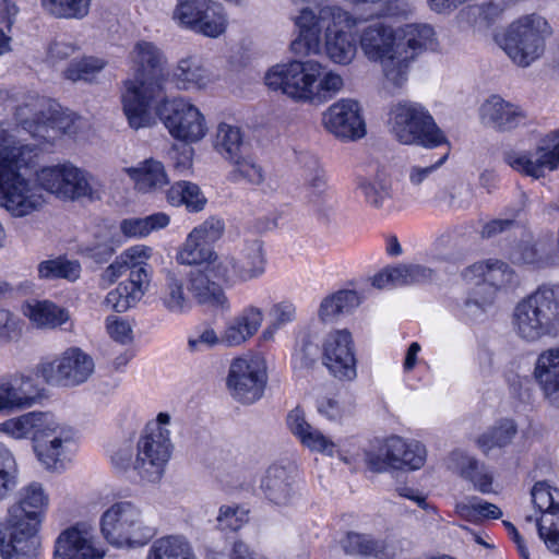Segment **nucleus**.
I'll return each mask as SVG.
<instances>
[{"mask_svg": "<svg viewBox=\"0 0 559 559\" xmlns=\"http://www.w3.org/2000/svg\"><path fill=\"white\" fill-rule=\"evenodd\" d=\"M123 112L129 126L139 130L154 124L150 108L154 106L156 116L169 134L181 142L191 144L201 141L207 126L201 110L186 97L166 96L165 88L158 82L128 83V92L122 93Z\"/></svg>", "mask_w": 559, "mask_h": 559, "instance_id": "nucleus-1", "label": "nucleus"}, {"mask_svg": "<svg viewBox=\"0 0 559 559\" xmlns=\"http://www.w3.org/2000/svg\"><path fill=\"white\" fill-rule=\"evenodd\" d=\"M293 21L298 31L290 44L295 55L319 53L323 34L325 53L332 62L347 66L355 59L357 45L350 31L357 27L359 17L342 5L304 7Z\"/></svg>", "mask_w": 559, "mask_h": 559, "instance_id": "nucleus-2", "label": "nucleus"}, {"mask_svg": "<svg viewBox=\"0 0 559 559\" xmlns=\"http://www.w3.org/2000/svg\"><path fill=\"white\" fill-rule=\"evenodd\" d=\"M0 431L14 439H32L34 452L49 471H62L72 461L78 431L50 413L31 412L0 424Z\"/></svg>", "mask_w": 559, "mask_h": 559, "instance_id": "nucleus-3", "label": "nucleus"}, {"mask_svg": "<svg viewBox=\"0 0 559 559\" xmlns=\"http://www.w3.org/2000/svg\"><path fill=\"white\" fill-rule=\"evenodd\" d=\"M35 148L22 144L0 126V206L13 217L22 218L40 211L46 198L37 181L21 175L36 156Z\"/></svg>", "mask_w": 559, "mask_h": 559, "instance_id": "nucleus-4", "label": "nucleus"}, {"mask_svg": "<svg viewBox=\"0 0 559 559\" xmlns=\"http://www.w3.org/2000/svg\"><path fill=\"white\" fill-rule=\"evenodd\" d=\"M264 81L269 88L305 103L326 102L344 85L340 74H323L321 63L314 60L275 64L265 73Z\"/></svg>", "mask_w": 559, "mask_h": 559, "instance_id": "nucleus-5", "label": "nucleus"}, {"mask_svg": "<svg viewBox=\"0 0 559 559\" xmlns=\"http://www.w3.org/2000/svg\"><path fill=\"white\" fill-rule=\"evenodd\" d=\"M512 326L526 341L559 335V283L539 285L514 307Z\"/></svg>", "mask_w": 559, "mask_h": 559, "instance_id": "nucleus-6", "label": "nucleus"}, {"mask_svg": "<svg viewBox=\"0 0 559 559\" xmlns=\"http://www.w3.org/2000/svg\"><path fill=\"white\" fill-rule=\"evenodd\" d=\"M99 528L105 540L118 549L141 548L155 536L143 510L128 500L108 507L100 516Z\"/></svg>", "mask_w": 559, "mask_h": 559, "instance_id": "nucleus-7", "label": "nucleus"}, {"mask_svg": "<svg viewBox=\"0 0 559 559\" xmlns=\"http://www.w3.org/2000/svg\"><path fill=\"white\" fill-rule=\"evenodd\" d=\"M388 126L394 139L404 145L435 148L449 144L433 117L418 103L404 100L392 105Z\"/></svg>", "mask_w": 559, "mask_h": 559, "instance_id": "nucleus-8", "label": "nucleus"}, {"mask_svg": "<svg viewBox=\"0 0 559 559\" xmlns=\"http://www.w3.org/2000/svg\"><path fill=\"white\" fill-rule=\"evenodd\" d=\"M552 34L548 21L537 13H530L513 21L499 37L498 44L513 63L527 68L538 60Z\"/></svg>", "mask_w": 559, "mask_h": 559, "instance_id": "nucleus-9", "label": "nucleus"}, {"mask_svg": "<svg viewBox=\"0 0 559 559\" xmlns=\"http://www.w3.org/2000/svg\"><path fill=\"white\" fill-rule=\"evenodd\" d=\"M378 16L359 29V48L368 61L380 64L382 74L390 84L401 87L397 27L379 14Z\"/></svg>", "mask_w": 559, "mask_h": 559, "instance_id": "nucleus-10", "label": "nucleus"}, {"mask_svg": "<svg viewBox=\"0 0 559 559\" xmlns=\"http://www.w3.org/2000/svg\"><path fill=\"white\" fill-rule=\"evenodd\" d=\"M16 119L33 138L45 143H53L63 134L73 135L76 132L74 120L44 97H34L19 106Z\"/></svg>", "mask_w": 559, "mask_h": 559, "instance_id": "nucleus-11", "label": "nucleus"}, {"mask_svg": "<svg viewBox=\"0 0 559 559\" xmlns=\"http://www.w3.org/2000/svg\"><path fill=\"white\" fill-rule=\"evenodd\" d=\"M463 276L476 285L465 302L471 313L473 307L484 310L495 301L499 292L507 290L516 283L515 272L500 260L474 263L464 271Z\"/></svg>", "mask_w": 559, "mask_h": 559, "instance_id": "nucleus-12", "label": "nucleus"}, {"mask_svg": "<svg viewBox=\"0 0 559 559\" xmlns=\"http://www.w3.org/2000/svg\"><path fill=\"white\" fill-rule=\"evenodd\" d=\"M267 384V365L261 355L235 358L229 366L226 386L230 396L240 404L251 405L264 394Z\"/></svg>", "mask_w": 559, "mask_h": 559, "instance_id": "nucleus-13", "label": "nucleus"}, {"mask_svg": "<svg viewBox=\"0 0 559 559\" xmlns=\"http://www.w3.org/2000/svg\"><path fill=\"white\" fill-rule=\"evenodd\" d=\"M95 371L91 355L82 348L72 346L44 361L38 367L39 374L49 384L74 388L85 383Z\"/></svg>", "mask_w": 559, "mask_h": 559, "instance_id": "nucleus-14", "label": "nucleus"}, {"mask_svg": "<svg viewBox=\"0 0 559 559\" xmlns=\"http://www.w3.org/2000/svg\"><path fill=\"white\" fill-rule=\"evenodd\" d=\"M426 457V448L419 441L392 436L384 441L379 453H367L366 463L369 469L377 473L416 471L424 466Z\"/></svg>", "mask_w": 559, "mask_h": 559, "instance_id": "nucleus-15", "label": "nucleus"}, {"mask_svg": "<svg viewBox=\"0 0 559 559\" xmlns=\"http://www.w3.org/2000/svg\"><path fill=\"white\" fill-rule=\"evenodd\" d=\"M503 160L515 171L535 179L559 167V129L545 135L534 151L510 150Z\"/></svg>", "mask_w": 559, "mask_h": 559, "instance_id": "nucleus-16", "label": "nucleus"}, {"mask_svg": "<svg viewBox=\"0 0 559 559\" xmlns=\"http://www.w3.org/2000/svg\"><path fill=\"white\" fill-rule=\"evenodd\" d=\"M169 429L158 426L144 432L136 443L134 471L144 480L157 481L164 474L165 465L171 455Z\"/></svg>", "mask_w": 559, "mask_h": 559, "instance_id": "nucleus-17", "label": "nucleus"}, {"mask_svg": "<svg viewBox=\"0 0 559 559\" xmlns=\"http://www.w3.org/2000/svg\"><path fill=\"white\" fill-rule=\"evenodd\" d=\"M322 362L330 373L341 381L357 377L355 344L347 329L329 332L322 341Z\"/></svg>", "mask_w": 559, "mask_h": 559, "instance_id": "nucleus-18", "label": "nucleus"}, {"mask_svg": "<svg viewBox=\"0 0 559 559\" xmlns=\"http://www.w3.org/2000/svg\"><path fill=\"white\" fill-rule=\"evenodd\" d=\"M402 85L407 81L412 64L428 50L439 46L437 33L428 23H406L397 27Z\"/></svg>", "mask_w": 559, "mask_h": 559, "instance_id": "nucleus-19", "label": "nucleus"}, {"mask_svg": "<svg viewBox=\"0 0 559 559\" xmlns=\"http://www.w3.org/2000/svg\"><path fill=\"white\" fill-rule=\"evenodd\" d=\"M105 550L92 527L75 524L63 530L55 542L53 559H104Z\"/></svg>", "mask_w": 559, "mask_h": 559, "instance_id": "nucleus-20", "label": "nucleus"}, {"mask_svg": "<svg viewBox=\"0 0 559 559\" xmlns=\"http://www.w3.org/2000/svg\"><path fill=\"white\" fill-rule=\"evenodd\" d=\"M49 504V496L39 483L22 488L17 501L10 507L5 522L38 530Z\"/></svg>", "mask_w": 559, "mask_h": 559, "instance_id": "nucleus-21", "label": "nucleus"}, {"mask_svg": "<svg viewBox=\"0 0 559 559\" xmlns=\"http://www.w3.org/2000/svg\"><path fill=\"white\" fill-rule=\"evenodd\" d=\"M130 60L134 70V78L124 82L123 93L128 92L129 82H134L139 85L158 82L164 87L166 76L163 70L167 59L155 44L146 40L138 41L130 51Z\"/></svg>", "mask_w": 559, "mask_h": 559, "instance_id": "nucleus-22", "label": "nucleus"}, {"mask_svg": "<svg viewBox=\"0 0 559 559\" xmlns=\"http://www.w3.org/2000/svg\"><path fill=\"white\" fill-rule=\"evenodd\" d=\"M322 121L326 130L340 139L356 140L366 134L359 104L354 99H341L331 105Z\"/></svg>", "mask_w": 559, "mask_h": 559, "instance_id": "nucleus-23", "label": "nucleus"}, {"mask_svg": "<svg viewBox=\"0 0 559 559\" xmlns=\"http://www.w3.org/2000/svg\"><path fill=\"white\" fill-rule=\"evenodd\" d=\"M479 118L483 124L496 131L509 132L525 126L528 115L521 106L499 95H491L481 104Z\"/></svg>", "mask_w": 559, "mask_h": 559, "instance_id": "nucleus-24", "label": "nucleus"}, {"mask_svg": "<svg viewBox=\"0 0 559 559\" xmlns=\"http://www.w3.org/2000/svg\"><path fill=\"white\" fill-rule=\"evenodd\" d=\"M261 490L264 498L281 510L294 508L300 500L293 473L281 465L267 468L261 481Z\"/></svg>", "mask_w": 559, "mask_h": 559, "instance_id": "nucleus-25", "label": "nucleus"}, {"mask_svg": "<svg viewBox=\"0 0 559 559\" xmlns=\"http://www.w3.org/2000/svg\"><path fill=\"white\" fill-rule=\"evenodd\" d=\"M37 530L26 531L8 522H0V555L2 559H36V542L34 535Z\"/></svg>", "mask_w": 559, "mask_h": 559, "instance_id": "nucleus-26", "label": "nucleus"}, {"mask_svg": "<svg viewBox=\"0 0 559 559\" xmlns=\"http://www.w3.org/2000/svg\"><path fill=\"white\" fill-rule=\"evenodd\" d=\"M264 321V310L253 304L247 305L234 317L223 331V344L228 347L240 346L253 337Z\"/></svg>", "mask_w": 559, "mask_h": 559, "instance_id": "nucleus-27", "label": "nucleus"}, {"mask_svg": "<svg viewBox=\"0 0 559 559\" xmlns=\"http://www.w3.org/2000/svg\"><path fill=\"white\" fill-rule=\"evenodd\" d=\"M36 400V389L29 377L13 373L0 379V412L31 407Z\"/></svg>", "mask_w": 559, "mask_h": 559, "instance_id": "nucleus-28", "label": "nucleus"}, {"mask_svg": "<svg viewBox=\"0 0 559 559\" xmlns=\"http://www.w3.org/2000/svg\"><path fill=\"white\" fill-rule=\"evenodd\" d=\"M189 292L201 305H206L222 312H229L231 305L221 285L211 278L203 266L192 269L188 274Z\"/></svg>", "mask_w": 559, "mask_h": 559, "instance_id": "nucleus-29", "label": "nucleus"}, {"mask_svg": "<svg viewBox=\"0 0 559 559\" xmlns=\"http://www.w3.org/2000/svg\"><path fill=\"white\" fill-rule=\"evenodd\" d=\"M266 259L263 242L258 237L242 240L238 258L235 257V270L239 283L261 277L265 272Z\"/></svg>", "mask_w": 559, "mask_h": 559, "instance_id": "nucleus-30", "label": "nucleus"}, {"mask_svg": "<svg viewBox=\"0 0 559 559\" xmlns=\"http://www.w3.org/2000/svg\"><path fill=\"white\" fill-rule=\"evenodd\" d=\"M289 431L310 451L320 452L330 456L336 453V443L313 428L305 418L301 409L295 408L287 415Z\"/></svg>", "mask_w": 559, "mask_h": 559, "instance_id": "nucleus-31", "label": "nucleus"}, {"mask_svg": "<svg viewBox=\"0 0 559 559\" xmlns=\"http://www.w3.org/2000/svg\"><path fill=\"white\" fill-rule=\"evenodd\" d=\"M356 190L373 209H382L393 200L392 179L383 169L358 176Z\"/></svg>", "mask_w": 559, "mask_h": 559, "instance_id": "nucleus-32", "label": "nucleus"}, {"mask_svg": "<svg viewBox=\"0 0 559 559\" xmlns=\"http://www.w3.org/2000/svg\"><path fill=\"white\" fill-rule=\"evenodd\" d=\"M534 377L549 402L559 406V347L545 349L538 355Z\"/></svg>", "mask_w": 559, "mask_h": 559, "instance_id": "nucleus-33", "label": "nucleus"}, {"mask_svg": "<svg viewBox=\"0 0 559 559\" xmlns=\"http://www.w3.org/2000/svg\"><path fill=\"white\" fill-rule=\"evenodd\" d=\"M23 313L37 329L53 330L69 324L64 330H71L73 322L69 311L48 300H32L24 305Z\"/></svg>", "mask_w": 559, "mask_h": 559, "instance_id": "nucleus-34", "label": "nucleus"}, {"mask_svg": "<svg viewBox=\"0 0 559 559\" xmlns=\"http://www.w3.org/2000/svg\"><path fill=\"white\" fill-rule=\"evenodd\" d=\"M162 307L170 314L182 316L192 308L191 299L186 292L185 280L173 271H165L164 281L158 290Z\"/></svg>", "mask_w": 559, "mask_h": 559, "instance_id": "nucleus-35", "label": "nucleus"}, {"mask_svg": "<svg viewBox=\"0 0 559 559\" xmlns=\"http://www.w3.org/2000/svg\"><path fill=\"white\" fill-rule=\"evenodd\" d=\"M173 80L182 91L203 90L212 82V75L200 57L188 56L178 61Z\"/></svg>", "mask_w": 559, "mask_h": 559, "instance_id": "nucleus-36", "label": "nucleus"}, {"mask_svg": "<svg viewBox=\"0 0 559 559\" xmlns=\"http://www.w3.org/2000/svg\"><path fill=\"white\" fill-rule=\"evenodd\" d=\"M510 259L514 264L533 265L535 267L557 265L551 251L550 239L521 241L512 249Z\"/></svg>", "mask_w": 559, "mask_h": 559, "instance_id": "nucleus-37", "label": "nucleus"}, {"mask_svg": "<svg viewBox=\"0 0 559 559\" xmlns=\"http://www.w3.org/2000/svg\"><path fill=\"white\" fill-rule=\"evenodd\" d=\"M213 146L225 160L231 162L249 152L250 143L239 127L222 122L216 128Z\"/></svg>", "mask_w": 559, "mask_h": 559, "instance_id": "nucleus-38", "label": "nucleus"}, {"mask_svg": "<svg viewBox=\"0 0 559 559\" xmlns=\"http://www.w3.org/2000/svg\"><path fill=\"white\" fill-rule=\"evenodd\" d=\"M124 171L142 192L159 190L169 182L164 165L154 158L145 159L135 167L124 168Z\"/></svg>", "mask_w": 559, "mask_h": 559, "instance_id": "nucleus-39", "label": "nucleus"}, {"mask_svg": "<svg viewBox=\"0 0 559 559\" xmlns=\"http://www.w3.org/2000/svg\"><path fill=\"white\" fill-rule=\"evenodd\" d=\"M360 304L361 298L355 290H338L322 299L318 316L323 323H333L341 316L352 313Z\"/></svg>", "mask_w": 559, "mask_h": 559, "instance_id": "nucleus-40", "label": "nucleus"}, {"mask_svg": "<svg viewBox=\"0 0 559 559\" xmlns=\"http://www.w3.org/2000/svg\"><path fill=\"white\" fill-rule=\"evenodd\" d=\"M145 559H197V555L185 536L167 535L151 544Z\"/></svg>", "mask_w": 559, "mask_h": 559, "instance_id": "nucleus-41", "label": "nucleus"}, {"mask_svg": "<svg viewBox=\"0 0 559 559\" xmlns=\"http://www.w3.org/2000/svg\"><path fill=\"white\" fill-rule=\"evenodd\" d=\"M340 545L347 555L373 557L376 559H390L394 555L384 542L355 532L346 533L340 540Z\"/></svg>", "mask_w": 559, "mask_h": 559, "instance_id": "nucleus-42", "label": "nucleus"}, {"mask_svg": "<svg viewBox=\"0 0 559 559\" xmlns=\"http://www.w3.org/2000/svg\"><path fill=\"white\" fill-rule=\"evenodd\" d=\"M63 178L60 199L73 201L81 198H93L95 192L93 178L88 174L70 163H64Z\"/></svg>", "mask_w": 559, "mask_h": 559, "instance_id": "nucleus-43", "label": "nucleus"}, {"mask_svg": "<svg viewBox=\"0 0 559 559\" xmlns=\"http://www.w3.org/2000/svg\"><path fill=\"white\" fill-rule=\"evenodd\" d=\"M166 199L174 206L186 205L190 212H200L204 209L206 198L198 185L190 181H178L167 191Z\"/></svg>", "mask_w": 559, "mask_h": 559, "instance_id": "nucleus-44", "label": "nucleus"}, {"mask_svg": "<svg viewBox=\"0 0 559 559\" xmlns=\"http://www.w3.org/2000/svg\"><path fill=\"white\" fill-rule=\"evenodd\" d=\"M518 432L516 425L511 419L499 420L496 425L476 439V444L487 453L493 448H502L511 443Z\"/></svg>", "mask_w": 559, "mask_h": 559, "instance_id": "nucleus-45", "label": "nucleus"}, {"mask_svg": "<svg viewBox=\"0 0 559 559\" xmlns=\"http://www.w3.org/2000/svg\"><path fill=\"white\" fill-rule=\"evenodd\" d=\"M296 306L290 300L273 304L269 311L270 321L260 335L262 342L274 341L275 334L296 320Z\"/></svg>", "mask_w": 559, "mask_h": 559, "instance_id": "nucleus-46", "label": "nucleus"}, {"mask_svg": "<svg viewBox=\"0 0 559 559\" xmlns=\"http://www.w3.org/2000/svg\"><path fill=\"white\" fill-rule=\"evenodd\" d=\"M206 10L201 14L198 26L193 28L194 32L204 36L216 38L221 36L227 27V15L219 3L209 0Z\"/></svg>", "mask_w": 559, "mask_h": 559, "instance_id": "nucleus-47", "label": "nucleus"}, {"mask_svg": "<svg viewBox=\"0 0 559 559\" xmlns=\"http://www.w3.org/2000/svg\"><path fill=\"white\" fill-rule=\"evenodd\" d=\"M229 163L233 165V169L229 174V179L233 182L246 181L253 186H260L264 182L265 173L249 152L243 153Z\"/></svg>", "mask_w": 559, "mask_h": 559, "instance_id": "nucleus-48", "label": "nucleus"}, {"mask_svg": "<svg viewBox=\"0 0 559 559\" xmlns=\"http://www.w3.org/2000/svg\"><path fill=\"white\" fill-rule=\"evenodd\" d=\"M202 266L207 272L209 276L218 285L225 284L233 286L239 283L236 275L234 255L218 254L214 251Z\"/></svg>", "mask_w": 559, "mask_h": 559, "instance_id": "nucleus-49", "label": "nucleus"}, {"mask_svg": "<svg viewBox=\"0 0 559 559\" xmlns=\"http://www.w3.org/2000/svg\"><path fill=\"white\" fill-rule=\"evenodd\" d=\"M106 67V61L96 57H84L73 60L63 71L67 80L72 82H93Z\"/></svg>", "mask_w": 559, "mask_h": 559, "instance_id": "nucleus-50", "label": "nucleus"}, {"mask_svg": "<svg viewBox=\"0 0 559 559\" xmlns=\"http://www.w3.org/2000/svg\"><path fill=\"white\" fill-rule=\"evenodd\" d=\"M213 252L210 246L202 243L199 238L189 233L176 259L179 264L202 266Z\"/></svg>", "mask_w": 559, "mask_h": 559, "instance_id": "nucleus-51", "label": "nucleus"}, {"mask_svg": "<svg viewBox=\"0 0 559 559\" xmlns=\"http://www.w3.org/2000/svg\"><path fill=\"white\" fill-rule=\"evenodd\" d=\"M81 265L63 259L46 260L38 264V275L44 280L66 278L74 282L80 277Z\"/></svg>", "mask_w": 559, "mask_h": 559, "instance_id": "nucleus-52", "label": "nucleus"}, {"mask_svg": "<svg viewBox=\"0 0 559 559\" xmlns=\"http://www.w3.org/2000/svg\"><path fill=\"white\" fill-rule=\"evenodd\" d=\"M17 464L10 449L0 442V500L16 487Z\"/></svg>", "mask_w": 559, "mask_h": 559, "instance_id": "nucleus-53", "label": "nucleus"}, {"mask_svg": "<svg viewBox=\"0 0 559 559\" xmlns=\"http://www.w3.org/2000/svg\"><path fill=\"white\" fill-rule=\"evenodd\" d=\"M41 4L51 15L64 19H82L90 9V0H41Z\"/></svg>", "mask_w": 559, "mask_h": 559, "instance_id": "nucleus-54", "label": "nucleus"}, {"mask_svg": "<svg viewBox=\"0 0 559 559\" xmlns=\"http://www.w3.org/2000/svg\"><path fill=\"white\" fill-rule=\"evenodd\" d=\"M209 0H178L173 19L181 26L192 29L198 26V21L206 10Z\"/></svg>", "mask_w": 559, "mask_h": 559, "instance_id": "nucleus-55", "label": "nucleus"}, {"mask_svg": "<svg viewBox=\"0 0 559 559\" xmlns=\"http://www.w3.org/2000/svg\"><path fill=\"white\" fill-rule=\"evenodd\" d=\"M140 299V292L134 290L131 285L127 286L121 282L115 289L107 294L103 306L116 312H124L133 307Z\"/></svg>", "mask_w": 559, "mask_h": 559, "instance_id": "nucleus-56", "label": "nucleus"}, {"mask_svg": "<svg viewBox=\"0 0 559 559\" xmlns=\"http://www.w3.org/2000/svg\"><path fill=\"white\" fill-rule=\"evenodd\" d=\"M540 539L548 550L559 555V509L557 512H545L536 519Z\"/></svg>", "mask_w": 559, "mask_h": 559, "instance_id": "nucleus-57", "label": "nucleus"}, {"mask_svg": "<svg viewBox=\"0 0 559 559\" xmlns=\"http://www.w3.org/2000/svg\"><path fill=\"white\" fill-rule=\"evenodd\" d=\"M64 163L46 166L36 171V181L45 190L60 199L63 186Z\"/></svg>", "mask_w": 559, "mask_h": 559, "instance_id": "nucleus-58", "label": "nucleus"}, {"mask_svg": "<svg viewBox=\"0 0 559 559\" xmlns=\"http://www.w3.org/2000/svg\"><path fill=\"white\" fill-rule=\"evenodd\" d=\"M532 500L540 515L545 512H557L559 509V490L552 488L547 481H538L532 489Z\"/></svg>", "mask_w": 559, "mask_h": 559, "instance_id": "nucleus-59", "label": "nucleus"}, {"mask_svg": "<svg viewBox=\"0 0 559 559\" xmlns=\"http://www.w3.org/2000/svg\"><path fill=\"white\" fill-rule=\"evenodd\" d=\"M473 197L474 191L469 185L456 182L442 191L439 198L450 207L465 209L471 205Z\"/></svg>", "mask_w": 559, "mask_h": 559, "instance_id": "nucleus-60", "label": "nucleus"}, {"mask_svg": "<svg viewBox=\"0 0 559 559\" xmlns=\"http://www.w3.org/2000/svg\"><path fill=\"white\" fill-rule=\"evenodd\" d=\"M319 355V347L310 336H304L296 345L293 354L295 368L308 369L312 367Z\"/></svg>", "mask_w": 559, "mask_h": 559, "instance_id": "nucleus-61", "label": "nucleus"}, {"mask_svg": "<svg viewBox=\"0 0 559 559\" xmlns=\"http://www.w3.org/2000/svg\"><path fill=\"white\" fill-rule=\"evenodd\" d=\"M248 511L239 506H222L217 523L222 531H237L248 522Z\"/></svg>", "mask_w": 559, "mask_h": 559, "instance_id": "nucleus-62", "label": "nucleus"}, {"mask_svg": "<svg viewBox=\"0 0 559 559\" xmlns=\"http://www.w3.org/2000/svg\"><path fill=\"white\" fill-rule=\"evenodd\" d=\"M299 162L304 165L308 174L306 175V183L314 193L323 192L326 180L324 171L321 169L319 160L316 156L302 154Z\"/></svg>", "mask_w": 559, "mask_h": 559, "instance_id": "nucleus-63", "label": "nucleus"}, {"mask_svg": "<svg viewBox=\"0 0 559 559\" xmlns=\"http://www.w3.org/2000/svg\"><path fill=\"white\" fill-rule=\"evenodd\" d=\"M225 230L224 222L216 217H210L202 224L194 227L190 233L200 239L202 243L210 246L223 236Z\"/></svg>", "mask_w": 559, "mask_h": 559, "instance_id": "nucleus-64", "label": "nucleus"}]
</instances>
